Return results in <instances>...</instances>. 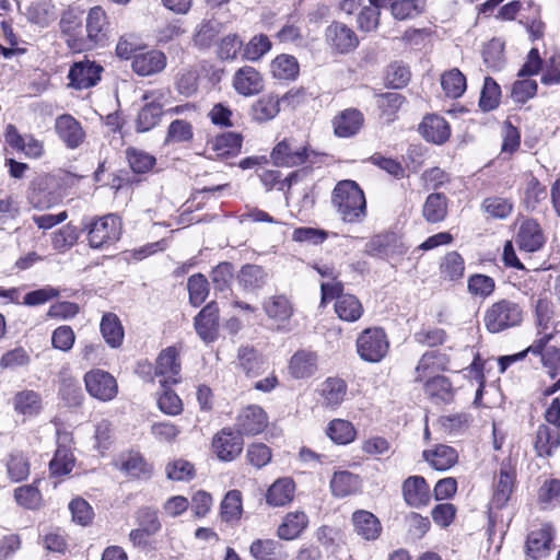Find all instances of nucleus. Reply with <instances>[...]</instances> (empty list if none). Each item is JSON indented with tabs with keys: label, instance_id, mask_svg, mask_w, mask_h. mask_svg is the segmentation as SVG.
Wrapping results in <instances>:
<instances>
[{
	"label": "nucleus",
	"instance_id": "nucleus-1",
	"mask_svg": "<svg viewBox=\"0 0 560 560\" xmlns=\"http://www.w3.org/2000/svg\"><path fill=\"white\" fill-rule=\"evenodd\" d=\"M331 202L346 223H360L366 217L365 196L354 180L339 182L332 191Z\"/></svg>",
	"mask_w": 560,
	"mask_h": 560
},
{
	"label": "nucleus",
	"instance_id": "nucleus-2",
	"mask_svg": "<svg viewBox=\"0 0 560 560\" xmlns=\"http://www.w3.org/2000/svg\"><path fill=\"white\" fill-rule=\"evenodd\" d=\"M524 314L522 304L510 299H501L486 310L483 323L489 332L499 334L521 326Z\"/></svg>",
	"mask_w": 560,
	"mask_h": 560
},
{
	"label": "nucleus",
	"instance_id": "nucleus-3",
	"mask_svg": "<svg viewBox=\"0 0 560 560\" xmlns=\"http://www.w3.org/2000/svg\"><path fill=\"white\" fill-rule=\"evenodd\" d=\"M88 241L92 248H104L119 240L121 220L116 214H106L85 225Z\"/></svg>",
	"mask_w": 560,
	"mask_h": 560
},
{
	"label": "nucleus",
	"instance_id": "nucleus-4",
	"mask_svg": "<svg viewBox=\"0 0 560 560\" xmlns=\"http://www.w3.org/2000/svg\"><path fill=\"white\" fill-rule=\"evenodd\" d=\"M389 342L382 328H368L357 339L360 358L366 362H380L388 352Z\"/></svg>",
	"mask_w": 560,
	"mask_h": 560
},
{
	"label": "nucleus",
	"instance_id": "nucleus-5",
	"mask_svg": "<svg viewBox=\"0 0 560 560\" xmlns=\"http://www.w3.org/2000/svg\"><path fill=\"white\" fill-rule=\"evenodd\" d=\"M86 392L101 401L113 400L118 393L115 377L106 371L91 370L84 375Z\"/></svg>",
	"mask_w": 560,
	"mask_h": 560
},
{
	"label": "nucleus",
	"instance_id": "nucleus-6",
	"mask_svg": "<svg viewBox=\"0 0 560 560\" xmlns=\"http://www.w3.org/2000/svg\"><path fill=\"white\" fill-rule=\"evenodd\" d=\"M516 482V469L511 464V460L502 462L498 475L493 481V493L491 499V506L502 509L506 505L514 491Z\"/></svg>",
	"mask_w": 560,
	"mask_h": 560
},
{
	"label": "nucleus",
	"instance_id": "nucleus-7",
	"mask_svg": "<svg viewBox=\"0 0 560 560\" xmlns=\"http://www.w3.org/2000/svg\"><path fill=\"white\" fill-rule=\"evenodd\" d=\"M242 435L231 428H223L212 439V448L217 457L222 462H232L243 451Z\"/></svg>",
	"mask_w": 560,
	"mask_h": 560
},
{
	"label": "nucleus",
	"instance_id": "nucleus-8",
	"mask_svg": "<svg viewBox=\"0 0 560 560\" xmlns=\"http://www.w3.org/2000/svg\"><path fill=\"white\" fill-rule=\"evenodd\" d=\"M325 40L332 51L339 54H348L359 45L354 31L341 22H334L326 28Z\"/></svg>",
	"mask_w": 560,
	"mask_h": 560
},
{
	"label": "nucleus",
	"instance_id": "nucleus-9",
	"mask_svg": "<svg viewBox=\"0 0 560 560\" xmlns=\"http://www.w3.org/2000/svg\"><path fill=\"white\" fill-rule=\"evenodd\" d=\"M232 86L242 96H254L262 92L265 80L262 74L252 66L241 67L232 77Z\"/></svg>",
	"mask_w": 560,
	"mask_h": 560
},
{
	"label": "nucleus",
	"instance_id": "nucleus-10",
	"mask_svg": "<svg viewBox=\"0 0 560 560\" xmlns=\"http://www.w3.org/2000/svg\"><path fill=\"white\" fill-rule=\"evenodd\" d=\"M307 147L298 144L294 139H283L271 152V159L277 166H298L307 158Z\"/></svg>",
	"mask_w": 560,
	"mask_h": 560
},
{
	"label": "nucleus",
	"instance_id": "nucleus-11",
	"mask_svg": "<svg viewBox=\"0 0 560 560\" xmlns=\"http://www.w3.org/2000/svg\"><path fill=\"white\" fill-rule=\"evenodd\" d=\"M268 425V417L258 405H249L243 408L236 417L235 427L241 435H256Z\"/></svg>",
	"mask_w": 560,
	"mask_h": 560
},
{
	"label": "nucleus",
	"instance_id": "nucleus-12",
	"mask_svg": "<svg viewBox=\"0 0 560 560\" xmlns=\"http://www.w3.org/2000/svg\"><path fill=\"white\" fill-rule=\"evenodd\" d=\"M180 362L178 351L175 347H167L162 350L156 359L155 375L160 378L161 385L176 384L180 380Z\"/></svg>",
	"mask_w": 560,
	"mask_h": 560
},
{
	"label": "nucleus",
	"instance_id": "nucleus-13",
	"mask_svg": "<svg viewBox=\"0 0 560 560\" xmlns=\"http://www.w3.org/2000/svg\"><path fill=\"white\" fill-rule=\"evenodd\" d=\"M167 58L161 50L152 49L133 54L131 69L140 77H150L162 72Z\"/></svg>",
	"mask_w": 560,
	"mask_h": 560
},
{
	"label": "nucleus",
	"instance_id": "nucleus-14",
	"mask_svg": "<svg viewBox=\"0 0 560 560\" xmlns=\"http://www.w3.org/2000/svg\"><path fill=\"white\" fill-rule=\"evenodd\" d=\"M55 130L69 149H77L85 138L81 124L69 114H63L56 118Z\"/></svg>",
	"mask_w": 560,
	"mask_h": 560
},
{
	"label": "nucleus",
	"instance_id": "nucleus-15",
	"mask_svg": "<svg viewBox=\"0 0 560 560\" xmlns=\"http://www.w3.org/2000/svg\"><path fill=\"white\" fill-rule=\"evenodd\" d=\"M4 138L12 149L24 153L27 158L37 159L43 154V143L32 135L22 136L14 125L7 126Z\"/></svg>",
	"mask_w": 560,
	"mask_h": 560
},
{
	"label": "nucleus",
	"instance_id": "nucleus-16",
	"mask_svg": "<svg viewBox=\"0 0 560 560\" xmlns=\"http://www.w3.org/2000/svg\"><path fill=\"white\" fill-rule=\"evenodd\" d=\"M50 182L47 175H39L31 182L27 199L34 208L45 210L56 203L57 197L50 189Z\"/></svg>",
	"mask_w": 560,
	"mask_h": 560
},
{
	"label": "nucleus",
	"instance_id": "nucleus-17",
	"mask_svg": "<svg viewBox=\"0 0 560 560\" xmlns=\"http://www.w3.org/2000/svg\"><path fill=\"white\" fill-rule=\"evenodd\" d=\"M103 68L90 60L75 62L70 71L69 79L75 89H89L95 85L101 79Z\"/></svg>",
	"mask_w": 560,
	"mask_h": 560
},
{
	"label": "nucleus",
	"instance_id": "nucleus-18",
	"mask_svg": "<svg viewBox=\"0 0 560 560\" xmlns=\"http://www.w3.org/2000/svg\"><path fill=\"white\" fill-rule=\"evenodd\" d=\"M402 497L411 508H422L430 503V488L421 476H411L402 483Z\"/></svg>",
	"mask_w": 560,
	"mask_h": 560
},
{
	"label": "nucleus",
	"instance_id": "nucleus-19",
	"mask_svg": "<svg viewBox=\"0 0 560 560\" xmlns=\"http://www.w3.org/2000/svg\"><path fill=\"white\" fill-rule=\"evenodd\" d=\"M195 328L200 338L211 342L217 338L219 328V307L214 302L207 304L195 318Z\"/></svg>",
	"mask_w": 560,
	"mask_h": 560
},
{
	"label": "nucleus",
	"instance_id": "nucleus-20",
	"mask_svg": "<svg viewBox=\"0 0 560 560\" xmlns=\"http://www.w3.org/2000/svg\"><path fill=\"white\" fill-rule=\"evenodd\" d=\"M515 242L521 250L535 253L544 246L545 236L536 221L526 220L521 224Z\"/></svg>",
	"mask_w": 560,
	"mask_h": 560
},
{
	"label": "nucleus",
	"instance_id": "nucleus-21",
	"mask_svg": "<svg viewBox=\"0 0 560 560\" xmlns=\"http://www.w3.org/2000/svg\"><path fill=\"white\" fill-rule=\"evenodd\" d=\"M366 252L372 256L390 257L405 254L407 248L401 243L398 244L394 233H388L374 236L366 244Z\"/></svg>",
	"mask_w": 560,
	"mask_h": 560
},
{
	"label": "nucleus",
	"instance_id": "nucleus-22",
	"mask_svg": "<svg viewBox=\"0 0 560 560\" xmlns=\"http://www.w3.org/2000/svg\"><path fill=\"white\" fill-rule=\"evenodd\" d=\"M363 114L355 108H348L334 118V129L338 137L349 138L359 132L363 125Z\"/></svg>",
	"mask_w": 560,
	"mask_h": 560
},
{
	"label": "nucleus",
	"instance_id": "nucleus-23",
	"mask_svg": "<svg viewBox=\"0 0 560 560\" xmlns=\"http://www.w3.org/2000/svg\"><path fill=\"white\" fill-rule=\"evenodd\" d=\"M354 532L365 540H375L382 532L378 518L366 510H358L352 514Z\"/></svg>",
	"mask_w": 560,
	"mask_h": 560
},
{
	"label": "nucleus",
	"instance_id": "nucleus-24",
	"mask_svg": "<svg viewBox=\"0 0 560 560\" xmlns=\"http://www.w3.org/2000/svg\"><path fill=\"white\" fill-rule=\"evenodd\" d=\"M419 131L425 140L436 144L444 143L451 135L447 121L436 115L424 117Z\"/></svg>",
	"mask_w": 560,
	"mask_h": 560
},
{
	"label": "nucleus",
	"instance_id": "nucleus-25",
	"mask_svg": "<svg viewBox=\"0 0 560 560\" xmlns=\"http://www.w3.org/2000/svg\"><path fill=\"white\" fill-rule=\"evenodd\" d=\"M108 22L101 7L92 8L86 18L88 38L95 45H102L107 38Z\"/></svg>",
	"mask_w": 560,
	"mask_h": 560
},
{
	"label": "nucleus",
	"instance_id": "nucleus-26",
	"mask_svg": "<svg viewBox=\"0 0 560 560\" xmlns=\"http://www.w3.org/2000/svg\"><path fill=\"white\" fill-rule=\"evenodd\" d=\"M551 541L552 527L549 524H545L541 528L530 532L526 540L528 556L533 559L544 557L550 549Z\"/></svg>",
	"mask_w": 560,
	"mask_h": 560
},
{
	"label": "nucleus",
	"instance_id": "nucleus-27",
	"mask_svg": "<svg viewBox=\"0 0 560 560\" xmlns=\"http://www.w3.org/2000/svg\"><path fill=\"white\" fill-rule=\"evenodd\" d=\"M348 393L347 383L340 377H328L320 388L323 406L335 409L346 398Z\"/></svg>",
	"mask_w": 560,
	"mask_h": 560
},
{
	"label": "nucleus",
	"instance_id": "nucleus-28",
	"mask_svg": "<svg viewBox=\"0 0 560 560\" xmlns=\"http://www.w3.org/2000/svg\"><path fill=\"white\" fill-rule=\"evenodd\" d=\"M295 485L291 478L276 480L268 489L266 501L271 506H283L294 498Z\"/></svg>",
	"mask_w": 560,
	"mask_h": 560
},
{
	"label": "nucleus",
	"instance_id": "nucleus-29",
	"mask_svg": "<svg viewBox=\"0 0 560 560\" xmlns=\"http://www.w3.org/2000/svg\"><path fill=\"white\" fill-rule=\"evenodd\" d=\"M25 16L31 23L45 27L57 19L56 7L51 0H37L26 8Z\"/></svg>",
	"mask_w": 560,
	"mask_h": 560
},
{
	"label": "nucleus",
	"instance_id": "nucleus-30",
	"mask_svg": "<svg viewBox=\"0 0 560 560\" xmlns=\"http://www.w3.org/2000/svg\"><path fill=\"white\" fill-rule=\"evenodd\" d=\"M242 137L236 132H223L211 141V150L215 158L228 159L240 153Z\"/></svg>",
	"mask_w": 560,
	"mask_h": 560
},
{
	"label": "nucleus",
	"instance_id": "nucleus-31",
	"mask_svg": "<svg viewBox=\"0 0 560 560\" xmlns=\"http://www.w3.org/2000/svg\"><path fill=\"white\" fill-rule=\"evenodd\" d=\"M423 457L434 469L443 471L457 463L458 454L448 445H439L433 451H424Z\"/></svg>",
	"mask_w": 560,
	"mask_h": 560
},
{
	"label": "nucleus",
	"instance_id": "nucleus-32",
	"mask_svg": "<svg viewBox=\"0 0 560 560\" xmlns=\"http://www.w3.org/2000/svg\"><path fill=\"white\" fill-rule=\"evenodd\" d=\"M422 215L429 223L442 222L447 215V198L444 194H430L422 207Z\"/></svg>",
	"mask_w": 560,
	"mask_h": 560
},
{
	"label": "nucleus",
	"instance_id": "nucleus-33",
	"mask_svg": "<svg viewBox=\"0 0 560 560\" xmlns=\"http://www.w3.org/2000/svg\"><path fill=\"white\" fill-rule=\"evenodd\" d=\"M240 368L248 376H257L266 369V361L253 347H242L237 353Z\"/></svg>",
	"mask_w": 560,
	"mask_h": 560
},
{
	"label": "nucleus",
	"instance_id": "nucleus-34",
	"mask_svg": "<svg viewBox=\"0 0 560 560\" xmlns=\"http://www.w3.org/2000/svg\"><path fill=\"white\" fill-rule=\"evenodd\" d=\"M100 328L104 340L109 347H120L124 340V328L116 314H104L101 320Z\"/></svg>",
	"mask_w": 560,
	"mask_h": 560
},
{
	"label": "nucleus",
	"instance_id": "nucleus-35",
	"mask_svg": "<svg viewBox=\"0 0 560 560\" xmlns=\"http://www.w3.org/2000/svg\"><path fill=\"white\" fill-rule=\"evenodd\" d=\"M560 443V434L557 428L540 424L536 431L535 450L538 456H550L553 448Z\"/></svg>",
	"mask_w": 560,
	"mask_h": 560
},
{
	"label": "nucleus",
	"instance_id": "nucleus-36",
	"mask_svg": "<svg viewBox=\"0 0 560 560\" xmlns=\"http://www.w3.org/2000/svg\"><path fill=\"white\" fill-rule=\"evenodd\" d=\"M74 457L71 448L62 442L58 443L52 459L49 463V470L52 476H66L73 469Z\"/></svg>",
	"mask_w": 560,
	"mask_h": 560
},
{
	"label": "nucleus",
	"instance_id": "nucleus-37",
	"mask_svg": "<svg viewBox=\"0 0 560 560\" xmlns=\"http://www.w3.org/2000/svg\"><path fill=\"white\" fill-rule=\"evenodd\" d=\"M280 101L277 96L266 95L252 106V117L255 121L265 122L273 119L280 110Z\"/></svg>",
	"mask_w": 560,
	"mask_h": 560
},
{
	"label": "nucleus",
	"instance_id": "nucleus-38",
	"mask_svg": "<svg viewBox=\"0 0 560 560\" xmlns=\"http://www.w3.org/2000/svg\"><path fill=\"white\" fill-rule=\"evenodd\" d=\"M335 312L345 322H355L362 316L363 306L354 295L347 294L335 302Z\"/></svg>",
	"mask_w": 560,
	"mask_h": 560
},
{
	"label": "nucleus",
	"instance_id": "nucleus-39",
	"mask_svg": "<svg viewBox=\"0 0 560 560\" xmlns=\"http://www.w3.org/2000/svg\"><path fill=\"white\" fill-rule=\"evenodd\" d=\"M445 366V357L438 350L427 351L416 368L417 377L416 381H423V378L430 376L443 370Z\"/></svg>",
	"mask_w": 560,
	"mask_h": 560
},
{
	"label": "nucleus",
	"instance_id": "nucleus-40",
	"mask_svg": "<svg viewBox=\"0 0 560 560\" xmlns=\"http://www.w3.org/2000/svg\"><path fill=\"white\" fill-rule=\"evenodd\" d=\"M308 518L304 512L289 513L278 527V536L281 539H293L306 527Z\"/></svg>",
	"mask_w": 560,
	"mask_h": 560
},
{
	"label": "nucleus",
	"instance_id": "nucleus-41",
	"mask_svg": "<svg viewBox=\"0 0 560 560\" xmlns=\"http://www.w3.org/2000/svg\"><path fill=\"white\" fill-rule=\"evenodd\" d=\"M267 316L276 322L288 320L293 313L290 301L283 295L271 296L264 303Z\"/></svg>",
	"mask_w": 560,
	"mask_h": 560
},
{
	"label": "nucleus",
	"instance_id": "nucleus-42",
	"mask_svg": "<svg viewBox=\"0 0 560 560\" xmlns=\"http://www.w3.org/2000/svg\"><path fill=\"white\" fill-rule=\"evenodd\" d=\"M425 393L436 401L450 402L453 399L454 389L447 377L438 375L427 381Z\"/></svg>",
	"mask_w": 560,
	"mask_h": 560
},
{
	"label": "nucleus",
	"instance_id": "nucleus-43",
	"mask_svg": "<svg viewBox=\"0 0 560 560\" xmlns=\"http://www.w3.org/2000/svg\"><path fill=\"white\" fill-rule=\"evenodd\" d=\"M271 73L278 80H294L299 73V63L293 56L280 55L271 65Z\"/></svg>",
	"mask_w": 560,
	"mask_h": 560
},
{
	"label": "nucleus",
	"instance_id": "nucleus-44",
	"mask_svg": "<svg viewBox=\"0 0 560 560\" xmlns=\"http://www.w3.org/2000/svg\"><path fill=\"white\" fill-rule=\"evenodd\" d=\"M326 433L335 443L342 445L354 441L357 435L353 424L343 419H335L330 421Z\"/></svg>",
	"mask_w": 560,
	"mask_h": 560
},
{
	"label": "nucleus",
	"instance_id": "nucleus-45",
	"mask_svg": "<svg viewBox=\"0 0 560 560\" xmlns=\"http://www.w3.org/2000/svg\"><path fill=\"white\" fill-rule=\"evenodd\" d=\"M359 477L350 471L335 472L330 480V488L336 497H347L357 491Z\"/></svg>",
	"mask_w": 560,
	"mask_h": 560
},
{
	"label": "nucleus",
	"instance_id": "nucleus-46",
	"mask_svg": "<svg viewBox=\"0 0 560 560\" xmlns=\"http://www.w3.org/2000/svg\"><path fill=\"white\" fill-rule=\"evenodd\" d=\"M441 85L446 96L457 98L466 90V78L455 68L442 74Z\"/></svg>",
	"mask_w": 560,
	"mask_h": 560
},
{
	"label": "nucleus",
	"instance_id": "nucleus-47",
	"mask_svg": "<svg viewBox=\"0 0 560 560\" xmlns=\"http://www.w3.org/2000/svg\"><path fill=\"white\" fill-rule=\"evenodd\" d=\"M424 0H397L390 4V12L396 20L413 19L424 10Z\"/></svg>",
	"mask_w": 560,
	"mask_h": 560
},
{
	"label": "nucleus",
	"instance_id": "nucleus-48",
	"mask_svg": "<svg viewBox=\"0 0 560 560\" xmlns=\"http://www.w3.org/2000/svg\"><path fill=\"white\" fill-rule=\"evenodd\" d=\"M13 405L19 413L33 416L40 409V398L36 392L26 389L15 394Z\"/></svg>",
	"mask_w": 560,
	"mask_h": 560
},
{
	"label": "nucleus",
	"instance_id": "nucleus-49",
	"mask_svg": "<svg viewBox=\"0 0 560 560\" xmlns=\"http://www.w3.org/2000/svg\"><path fill=\"white\" fill-rule=\"evenodd\" d=\"M221 28L222 24L217 20L202 21L195 33V44L202 48L211 46L221 33Z\"/></svg>",
	"mask_w": 560,
	"mask_h": 560
},
{
	"label": "nucleus",
	"instance_id": "nucleus-50",
	"mask_svg": "<svg viewBox=\"0 0 560 560\" xmlns=\"http://www.w3.org/2000/svg\"><path fill=\"white\" fill-rule=\"evenodd\" d=\"M500 95L499 84L491 77H486L479 98L480 108L483 112L493 110L499 106Z\"/></svg>",
	"mask_w": 560,
	"mask_h": 560
},
{
	"label": "nucleus",
	"instance_id": "nucleus-51",
	"mask_svg": "<svg viewBox=\"0 0 560 560\" xmlns=\"http://www.w3.org/2000/svg\"><path fill=\"white\" fill-rule=\"evenodd\" d=\"M465 265L457 252L447 253L441 264V275L444 279L455 281L464 276Z\"/></svg>",
	"mask_w": 560,
	"mask_h": 560
},
{
	"label": "nucleus",
	"instance_id": "nucleus-52",
	"mask_svg": "<svg viewBox=\"0 0 560 560\" xmlns=\"http://www.w3.org/2000/svg\"><path fill=\"white\" fill-rule=\"evenodd\" d=\"M314 368V357L311 352L299 351L296 352L289 365V370L291 375L294 378H304L308 377L313 373Z\"/></svg>",
	"mask_w": 560,
	"mask_h": 560
},
{
	"label": "nucleus",
	"instance_id": "nucleus-53",
	"mask_svg": "<svg viewBox=\"0 0 560 560\" xmlns=\"http://www.w3.org/2000/svg\"><path fill=\"white\" fill-rule=\"evenodd\" d=\"M266 272L260 266L246 265L238 273V281L245 290H256L265 283Z\"/></svg>",
	"mask_w": 560,
	"mask_h": 560
},
{
	"label": "nucleus",
	"instance_id": "nucleus-54",
	"mask_svg": "<svg viewBox=\"0 0 560 560\" xmlns=\"http://www.w3.org/2000/svg\"><path fill=\"white\" fill-rule=\"evenodd\" d=\"M471 417L466 412L442 416L439 419L441 429L447 434L463 433L468 429Z\"/></svg>",
	"mask_w": 560,
	"mask_h": 560
},
{
	"label": "nucleus",
	"instance_id": "nucleus-55",
	"mask_svg": "<svg viewBox=\"0 0 560 560\" xmlns=\"http://www.w3.org/2000/svg\"><path fill=\"white\" fill-rule=\"evenodd\" d=\"M31 362L30 353L23 347H16L2 354L0 358V368L2 370L15 371L25 368Z\"/></svg>",
	"mask_w": 560,
	"mask_h": 560
},
{
	"label": "nucleus",
	"instance_id": "nucleus-56",
	"mask_svg": "<svg viewBox=\"0 0 560 560\" xmlns=\"http://www.w3.org/2000/svg\"><path fill=\"white\" fill-rule=\"evenodd\" d=\"M126 156L131 170L137 174L149 172L155 164V158L142 150L129 148Z\"/></svg>",
	"mask_w": 560,
	"mask_h": 560
},
{
	"label": "nucleus",
	"instance_id": "nucleus-57",
	"mask_svg": "<svg viewBox=\"0 0 560 560\" xmlns=\"http://www.w3.org/2000/svg\"><path fill=\"white\" fill-rule=\"evenodd\" d=\"M242 514V494L238 490L229 491L221 503V516L224 521L238 520Z\"/></svg>",
	"mask_w": 560,
	"mask_h": 560
},
{
	"label": "nucleus",
	"instance_id": "nucleus-58",
	"mask_svg": "<svg viewBox=\"0 0 560 560\" xmlns=\"http://www.w3.org/2000/svg\"><path fill=\"white\" fill-rule=\"evenodd\" d=\"M192 126L186 119H175L167 128L166 143H182L192 139Z\"/></svg>",
	"mask_w": 560,
	"mask_h": 560
},
{
	"label": "nucleus",
	"instance_id": "nucleus-59",
	"mask_svg": "<svg viewBox=\"0 0 560 560\" xmlns=\"http://www.w3.org/2000/svg\"><path fill=\"white\" fill-rule=\"evenodd\" d=\"M271 48L268 36L259 34L254 36L244 47L243 57L249 61H258Z\"/></svg>",
	"mask_w": 560,
	"mask_h": 560
},
{
	"label": "nucleus",
	"instance_id": "nucleus-60",
	"mask_svg": "<svg viewBox=\"0 0 560 560\" xmlns=\"http://www.w3.org/2000/svg\"><path fill=\"white\" fill-rule=\"evenodd\" d=\"M7 470L12 481H22L30 475L28 459L22 453H12L7 463Z\"/></svg>",
	"mask_w": 560,
	"mask_h": 560
},
{
	"label": "nucleus",
	"instance_id": "nucleus-61",
	"mask_svg": "<svg viewBox=\"0 0 560 560\" xmlns=\"http://www.w3.org/2000/svg\"><path fill=\"white\" fill-rule=\"evenodd\" d=\"M482 209L492 218L505 219L513 210V202L506 198L490 197L483 200Z\"/></svg>",
	"mask_w": 560,
	"mask_h": 560
},
{
	"label": "nucleus",
	"instance_id": "nucleus-62",
	"mask_svg": "<svg viewBox=\"0 0 560 560\" xmlns=\"http://www.w3.org/2000/svg\"><path fill=\"white\" fill-rule=\"evenodd\" d=\"M209 284L205 276L197 273L188 279L187 288L189 300L194 306H199L205 302L209 293Z\"/></svg>",
	"mask_w": 560,
	"mask_h": 560
},
{
	"label": "nucleus",
	"instance_id": "nucleus-63",
	"mask_svg": "<svg viewBox=\"0 0 560 560\" xmlns=\"http://www.w3.org/2000/svg\"><path fill=\"white\" fill-rule=\"evenodd\" d=\"M279 546L273 539H257L252 542L249 551L256 560H278Z\"/></svg>",
	"mask_w": 560,
	"mask_h": 560
},
{
	"label": "nucleus",
	"instance_id": "nucleus-64",
	"mask_svg": "<svg viewBox=\"0 0 560 560\" xmlns=\"http://www.w3.org/2000/svg\"><path fill=\"white\" fill-rule=\"evenodd\" d=\"M538 501L544 509L555 506L560 503V480H546L538 491Z\"/></svg>",
	"mask_w": 560,
	"mask_h": 560
}]
</instances>
